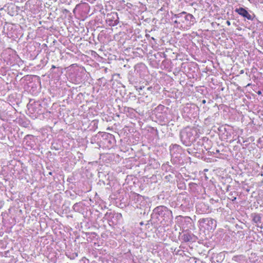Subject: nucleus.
Segmentation results:
<instances>
[{"label": "nucleus", "instance_id": "obj_3", "mask_svg": "<svg viewBox=\"0 0 263 263\" xmlns=\"http://www.w3.org/2000/svg\"><path fill=\"white\" fill-rule=\"evenodd\" d=\"M235 12L248 20H252V16L243 8H239L235 9Z\"/></svg>", "mask_w": 263, "mask_h": 263}, {"label": "nucleus", "instance_id": "obj_2", "mask_svg": "<svg viewBox=\"0 0 263 263\" xmlns=\"http://www.w3.org/2000/svg\"><path fill=\"white\" fill-rule=\"evenodd\" d=\"M154 213L161 217H167L172 214V211L166 206L161 205L155 208Z\"/></svg>", "mask_w": 263, "mask_h": 263}, {"label": "nucleus", "instance_id": "obj_10", "mask_svg": "<svg viewBox=\"0 0 263 263\" xmlns=\"http://www.w3.org/2000/svg\"><path fill=\"white\" fill-rule=\"evenodd\" d=\"M55 68H56V67L54 65H52L51 67V69H54Z\"/></svg>", "mask_w": 263, "mask_h": 263}, {"label": "nucleus", "instance_id": "obj_19", "mask_svg": "<svg viewBox=\"0 0 263 263\" xmlns=\"http://www.w3.org/2000/svg\"><path fill=\"white\" fill-rule=\"evenodd\" d=\"M243 72V70L241 71V73H242Z\"/></svg>", "mask_w": 263, "mask_h": 263}, {"label": "nucleus", "instance_id": "obj_8", "mask_svg": "<svg viewBox=\"0 0 263 263\" xmlns=\"http://www.w3.org/2000/svg\"><path fill=\"white\" fill-rule=\"evenodd\" d=\"M226 23L228 25V26H230L231 25V22L229 21H227L226 22Z\"/></svg>", "mask_w": 263, "mask_h": 263}, {"label": "nucleus", "instance_id": "obj_6", "mask_svg": "<svg viewBox=\"0 0 263 263\" xmlns=\"http://www.w3.org/2000/svg\"><path fill=\"white\" fill-rule=\"evenodd\" d=\"M144 227L140 228V229L142 230V229H151V227H152V225L151 223H149L148 221H147V223H145Z\"/></svg>", "mask_w": 263, "mask_h": 263}, {"label": "nucleus", "instance_id": "obj_7", "mask_svg": "<svg viewBox=\"0 0 263 263\" xmlns=\"http://www.w3.org/2000/svg\"><path fill=\"white\" fill-rule=\"evenodd\" d=\"M186 228L184 226V224L183 223L182 226L180 228V229H182V230H184Z\"/></svg>", "mask_w": 263, "mask_h": 263}, {"label": "nucleus", "instance_id": "obj_15", "mask_svg": "<svg viewBox=\"0 0 263 263\" xmlns=\"http://www.w3.org/2000/svg\"><path fill=\"white\" fill-rule=\"evenodd\" d=\"M174 23H176V24H177V23H178V22H177V21H175L174 22Z\"/></svg>", "mask_w": 263, "mask_h": 263}, {"label": "nucleus", "instance_id": "obj_5", "mask_svg": "<svg viewBox=\"0 0 263 263\" xmlns=\"http://www.w3.org/2000/svg\"><path fill=\"white\" fill-rule=\"evenodd\" d=\"M185 19L186 21H189L193 22H194V17L193 15H192L191 14H187L186 15V16L185 17Z\"/></svg>", "mask_w": 263, "mask_h": 263}, {"label": "nucleus", "instance_id": "obj_11", "mask_svg": "<svg viewBox=\"0 0 263 263\" xmlns=\"http://www.w3.org/2000/svg\"><path fill=\"white\" fill-rule=\"evenodd\" d=\"M186 222V220L185 219L184 220V221H183L182 220H181V222L182 223H184V222Z\"/></svg>", "mask_w": 263, "mask_h": 263}, {"label": "nucleus", "instance_id": "obj_9", "mask_svg": "<svg viewBox=\"0 0 263 263\" xmlns=\"http://www.w3.org/2000/svg\"><path fill=\"white\" fill-rule=\"evenodd\" d=\"M185 134V132H182L181 133V137H182V138H183Z\"/></svg>", "mask_w": 263, "mask_h": 263}, {"label": "nucleus", "instance_id": "obj_17", "mask_svg": "<svg viewBox=\"0 0 263 263\" xmlns=\"http://www.w3.org/2000/svg\"><path fill=\"white\" fill-rule=\"evenodd\" d=\"M258 94H260V93H261V92H260V91H258Z\"/></svg>", "mask_w": 263, "mask_h": 263}, {"label": "nucleus", "instance_id": "obj_14", "mask_svg": "<svg viewBox=\"0 0 263 263\" xmlns=\"http://www.w3.org/2000/svg\"><path fill=\"white\" fill-rule=\"evenodd\" d=\"M185 13H186V12H182L181 14H185Z\"/></svg>", "mask_w": 263, "mask_h": 263}, {"label": "nucleus", "instance_id": "obj_4", "mask_svg": "<svg viewBox=\"0 0 263 263\" xmlns=\"http://www.w3.org/2000/svg\"><path fill=\"white\" fill-rule=\"evenodd\" d=\"M253 220L254 222L257 223V226L260 229H263L262 225L260 226L258 225V223H260L261 217L258 214H254L253 215Z\"/></svg>", "mask_w": 263, "mask_h": 263}, {"label": "nucleus", "instance_id": "obj_12", "mask_svg": "<svg viewBox=\"0 0 263 263\" xmlns=\"http://www.w3.org/2000/svg\"><path fill=\"white\" fill-rule=\"evenodd\" d=\"M206 102L205 100H202V103L204 104Z\"/></svg>", "mask_w": 263, "mask_h": 263}, {"label": "nucleus", "instance_id": "obj_16", "mask_svg": "<svg viewBox=\"0 0 263 263\" xmlns=\"http://www.w3.org/2000/svg\"><path fill=\"white\" fill-rule=\"evenodd\" d=\"M188 222H190V219H188V221H187Z\"/></svg>", "mask_w": 263, "mask_h": 263}, {"label": "nucleus", "instance_id": "obj_1", "mask_svg": "<svg viewBox=\"0 0 263 263\" xmlns=\"http://www.w3.org/2000/svg\"><path fill=\"white\" fill-rule=\"evenodd\" d=\"M216 221L211 218L203 219L199 221L200 230H213L216 228Z\"/></svg>", "mask_w": 263, "mask_h": 263}, {"label": "nucleus", "instance_id": "obj_13", "mask_svg": "<svg viewBox=\"0 0 263 263\" xmlns=\"http://www.w3.org/2000/svg\"><path fill=\"white\" fill-rule=\"evenodd\" d=\"M140 225H141V226H143V225L144 224V223H143V222H141L140 223Z\"/></svg>", "mask_w": 263, "mask_h": 263}, {"label": "nucleus", "instance_id": "obj_18", "mask_svg": "<svg viewBox=\"0 0 263 263\" xmlns=\"http://www.w3.org/2000/svg\"><path fill=\"white\" fill-rule=\"evenodd\" d=\"M236 199V197H235V198H234V199H233L232 200H235Z\"/></svg>", "mask_w": 263, "mask_h": 263}]
</instances>
